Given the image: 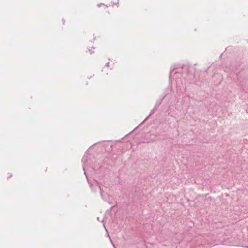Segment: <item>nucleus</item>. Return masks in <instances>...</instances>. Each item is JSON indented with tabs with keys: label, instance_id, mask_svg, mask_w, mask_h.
<instances>
[{
	"label": "nucleus",
	"instance_id": "nucleus-1",
	"mask_svg": "<svg viewBox=\"0 0 248 248\" xmlns=\"http://www.w3.org/2000/svg\"><path fill=\"white\" fill-rule=\"evenodd\" d=\"M118 3H119V0H114L113 6H114V5L118 6Z\"/></svg>",
	"mask_w": 248,
	"mask_h": 248
}]
</instances>
